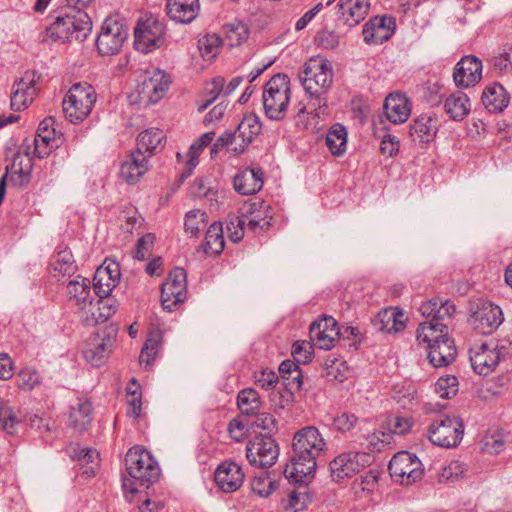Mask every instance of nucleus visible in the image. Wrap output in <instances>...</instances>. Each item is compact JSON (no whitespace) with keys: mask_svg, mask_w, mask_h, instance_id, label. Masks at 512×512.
<instances>
[{"mask_svg":"<svg viewBox=\"0 0 512 512\" xmlns=\"http://www.w3.org/2000/svg\"><path fill=\"white\" fill-rule=\"evenodd\" d=\"M393 398L403 408H410L416 398V389L409 384L404 391L396 390Z\"/></svg>","mask_w":512,"mask_h":512,"instance_id":"nucleus-58","label":"nucleus"},{"mask_svg":"<svg viewBox=\"0 0 512 512\" xmlns=\"http://www.w3.org/2000/svg\"><path fill=\"white\" fill-rule=\"evenodd\" d=\"M164 139L165 135L162 130L157 128L147 129L138 135L135 150L146 154L150 158L159 147H163Z\"/></svg>","mask_w":512,"mask_h":512,"instance_id":"nucleus-37","label":"nucleus"},{"mask_svg":"<svg viewBox=\"0 0 512 512\" xmlns=\"http://www.w3.org/2000/svg\"><path fill=\"white\" fill-rule=\"evenodd\" d=\"M279 373L283 379L285 389L293 394L300 390L302 375L298 365L292 360H285L279 366Z\"/></svg>","mask_w":512,"mask_h":512,"instance_id":"nucleus-40","label":"nucleus"},{"mask_svg":"<svg viewBox=\"0 0 512 512\" xmlns=\"http://www.w3.org/2000/svg\"><path fill=\"white\" fill-rule=\"evenodd\" d=\"M248 36V27L243 23H232L226 26V39L231 47L241 45Z\"/></svg>","mask_w":512,"mask_h":512,"instance_id":"nucleus-49","label":"nucleus"},{"mask_svg":"<svg viewBox=\"0 0 512 512\" xmlns=\"http://www.w3.org/2000/svg\"><path fill=\"white\" fill-rule=\"evenodd\" d=\"M206 212L202 210H191L186 214L184 228L191 236H197L207 225Z\"/></svg>","mask_w":512,"mask_h":512,"instance_id":"nucleus-47","label":"nucleus"},{"mask_svg":"<svg viewBox=\"0 0 512 512\" xmlns=\"http://www.w3.org/2000/svg\"><path fill=\"white\" fill-rule=\"evenodd\" d=\"M278 381V375L269 369H263L255 374V383L265 390L274 388Z\"/></svg>","mask_w":512,"mask_h":512,"instance_id":"nucleus-56","label":"nucleus"},{"mask_svg":"<svg viewBox=\"0 0 512 512\" xmlns=\"http://www.w3.org/2000/svg\"><path fill=\"white\" fill-rule=\"evenodd\" d=\"M338 17L349 27H354L363 21L369 13V0H340L337 4Z\"/></svg>","mask_w":512,"mask_h":512,"instance_id":"nucleus-25","label":"nucleus"},{"mask_svg":"<svg viewBox=\"0 0 512 512\" xmlns=\"http://www.w3.org/2000/svg\"><path fill=\"white\" fill-rule=\"evenodd\" d=\"M31 144V152L33 156L44 158L50 153L60 147L63 143V135L58 134V137H45L41 134H36L33 139H25Z\"/></svg>","mask_w":512,"mask_h":512,"instance_id":"nucleus-39","label":"nucleus"},{"mask_svg":"<svg viewBox=\"0 0 512 512\" xmlns=\"http://www.w3.org/2000/svg\"><path fill=\"white\" fill-rule=\"evenodd\" d=\"M0 423L2 429L10 435H15L18 432L21 423L16 412L4 401L0 402Z\"/></svg>","mask_w":512,"mask_h":512,"instance_id":"nucleus-46","label":"nucleus"},{"mask_svg":"<svg viewBox=\"0 0 512 512\" xmlns=\"http://www.w3.org/2000/svg\"><path fill=\"white\" fill-rule=\"evenodd\" d=\"M95 101L94 88L87 83H77L63 99V111L72 123L81 122L91 113Z\"/></svg>","mask_w":512,"mask_h":512,"instance_id":"nucleus-7","label":"nucleus"},{"mask_svg":"<svg viewBox=\"0 0 512 512\" xmlns=\"http://www.w3.org/2000/svg\"><path fill=\"white\" fill-rule=\"evenodd\" d=\"M275 488V482L263 472L260 475L254 476L251 482L252 491L261 497L269 496Z\"/></svg>","mask_w":512,"mask_h":512,"instance_id":"nucleus-51","label":"nucleus"},{"mask_svg":"<svg viewBox=\"0 0 512 512\" xmlns=\"http://www.w3.org/2000/svg\"><path fill=\"white\" fill-rule=\"evenodd\" d=\"M93 282L94 294L101 298L103 296H109L117 285L113 279L107 276V272H104V268H97Z\"/></svg>","mask_w":512,"mask_h":512,"instance_id":"nucleus-48","label":"nucleus"},{"mask_svg":"<svg viewBox=\"0 0 512 512\" xmlns=\"http://www.w3.org/2000/svg\"><path fill=\"white\" fill-rule=\"evenodd\" d=\"M399 141L395 136L385 134L380 144V151L383 155L393 157L399 151Z\"/></svg>","mask_w":512,"mask_h":512,"instance_id":"nucleus-64","label":"nucleus"},{"mask_svg":"<svg viewBox=\"0 0 512 512\" xmlns=\"http://www.w3.org/2000/svg\"><path fill=\"white\" fill-rule=\"evenodd\" d=\"M169 84V76L164 71L156 68L145 71L136 88L139 101L144 105L157 103L164 97Z\"/></svg>","mask_w":512,"mask_h":512,"instance_id":"nucleus-13","label":"nucleus"},{"mask_svg":"<svg viewBox=\"0 0 512 512\" xmlns=\"http://www.w3.org/2000/svg\"><path fill=\"white\" fill-rule=\"evenodd\" d=\"M327 447L328 444L317 427L305 426L299 429L293 437L291 466L286 467V476H313L317 459L326 452Z\"/></svg>","mask_w":512,"mask_h":512,"instance_id":"nucleus-1","label":"nucleus"},{"mask_svg":"<svg viewBox=\"0 0 512 512\" xmlns=\"http://www.w3.org/2000/svg\"><path fill=\"white\" fill-rule=\"evenodd\" d=\"M316 41L325 49H333L339 44V35L335 31L323 29L317 34Z\"/></svg>","mask_w":512,"mask_h":512,"instance_id":"nucleus-60","label":"nucleus"},{"mask_svg":"<svg viewBox=\"0 0 512 512\" xmlns=\"http://www.w3.org/2000/svg\"><path fill=\"white\" fill-rule=\"evenodd\" d=\"M237 405L242 414L254 416L260 411L262 402L256 390L246 388L238 393Z\"/></svg>","mask_w":512,"mask_h":512,"instance_id":"nucleus-43","label":"nucleus"},{"mask_svg":"<svg viewBox=\"0 0 512 512\" xmlns=\"http://www.w3.org/2000/svg\"><path fill=\"white\" fill-rule=\"evenodd\" d=\"M444 110L452 120L462 121L470 113V99L464 92L456 91L446 98Z\"/></svg>","mask_w":512,"mask_h":512,"instance_id":"nucleus-34","label":"nucleus"},{"mask_svg":"<svg viewBox=\"0 0 512 512\" xmlns=\"http://www.w3.org/2000/svg\"><path fill=\"white\" fill-rule=\"evenodd\" d=\"M149 156L131 151L121 163L119 175L128 184H136L149 170Z\"/></svg>","mask_w":512,"mask_h":512,"instance_id":"nucleus-23","label":"nucleus"},{"mask_svg":"<svg viewBox=\"0 0 512 512\" xmlns=\"http://www.w3.org/2000/svg\"><path fill=\"white\" fill-rule=\"evenodd\" d=\"M464 435V423L457 416L437 417L428 428L429 440L439 447L453 448L459 445Z\"/></svg>","mask_w":512,"mask_h":512,"instance_id":"nucleus-8","label":"nucleus"},{"mask_svg":"<svg viewBox=\"0 0 512 512\" xmlns=\"http://www.w3.org/2000/svg\"><path fill=\"white\" fill-rule=\"evenodd\" d=\"M75 22L78 24L76 41L85 40L92 31V21L80 8L61 10L48 28L50 38L61 42L72 41L68 26H73Z\"/></svg>","mask_w":512,"mask_h":512,"instance_id":"nucleus-6","label":"nucleus"},{"mask_svg":"<svg viewBox=\"0 0 512 512\" xmlns=\"http://www.w3.org/2000/svg\"><path fill=\"white\" fill-rule=\"evenodd\" d=\"M262 125L259 117L255 114H248L243 117L236 128V135L239 143L233 146L232 151L240 154L260 134Z\"/></svg>","mask_w":512,"mask_h":512,"instance_id":"nucleus-27","label":"nucleus"},{"mask_svg":"<svg viewBox=\"0 0 512 512\" xmlns=\"http://www.w3.org/2000/svg\"><path fill=\"white\" fill-rule=\"evenodd\" d=\"M482 62L473 55L461 58L453 72L455 85L460 88L475 86L482 78Z\"/></svg>","mask_w":512,"mask_h":512,"instance_id":"nucleus-21","label":"nucleus"},{"mask_svg":"<svg viewBox=\"0 0 512 512\" xmlns=\"http://www.w3.org/2000/svg\"><path fill=\"white\" fill-rule=\"evenodd\" d=\"M340 329L336 320L331 316H323L311 323L309 329L310 341L319 349L330 350L339 340Z\"/></svg>","mask_w":512,"mask_h":512,"instance_id":"nucleus-19","label":"nucleus"},{"mask_svg":"<svg viewBox=\"0 0 512 512\" xmlns=\"http://www.w3.org/2000/svg\"><path fill=\"white\" fill-rule=\"evenodd\" d=\"M383 108L387 119L393 124L404 123L410 116L408 99L400 93L389 94Z\"/></svg>","mask_w":512,"mask_h":512,"instance_id":"nucleus-31","label":"nucleus"},{"mask_svg":"<svg viewBox=\"0 0 512 512\" xmlns=\"http://www.w3.org/2000/svg\"><path fill=\"white\" fill-rule=\"evenodd\" d=\"M177 159L179 161H185V166L180 173V181L183 182L185 179L190 177L198 165V156L194 154H188V151L185 155H182L181 153H177Z\"/></svg>","mask_w":512,"mask_h":512,"instance_id":"nucleus-61","label":"nucleus"},{"mask_svg":"<svg viewBox=\"0 0 512 512\" xmlns=\"http://www.w3.org/2000/svg\"><path fill=\"white\" fill-rule=\"evenodd\" d=\"M292 356L299 364H307L312 359L311 341H297L292 346Z\"/></svg>","mask_w":512,"mask_h":512,"instance_id":"nucleus-52","label":"nucleus"},{"mask_svg":"<svg viewBox=\"0 0 512 512\" xmlns=\"http://www.w3.org/2000/svg\"><path fill=\"white\" fill-rule=\"evenodd\" d=\"M430 363L437 368L450 365L456 358L454 340L446 339L427 348Z\"/></svg>","mask_w":512,"mask_h":512,"instance_id":"nucleus-33","label":"nucleus"},{"mask_svg":"<svg viewBox=\"0 0 512 512\" xmlns=\"http://www.w3.org/2000/svg\"><path fill=\"white\" fill-rule=\"evenodd\" d=\"M238 143L239 139L236 135V130L226 131L216 139V142L214 143L213 148L211 149V154L217 153L218 150L228 146H231L232 149L233 146H235Z\"/></svg>","mask_w":512,"mask_h":512,"instance_id":"nucleus-63","label":"nucleus"},{"mask_svg":"<svg viewBox=\"0 0 512 512\" xmlns=\"http://www.w3.org/2000/svg\"><path fill=\"white\" fill-rule=\"evenodd\" d=\"M481 100L490 113H499L508 106L510 97L501 84L493 83L483 90Z\"/></svg>","mask_w":512,"mask_h":512,"instance_id":"nucleus-32","label":"nucleus"},{"mask_svg":"<svg viewBox=\"0 0 512 512\" xmlns=\"http://www.w3.org/2000/svg\"><path fill=\"white\" fill-rule=\"evenodd\" d=\"M256 203L249 206V212L251 217L248 219L247 229L252 231L254 234H259L268 230L271 226V217H268L264 211L256 210Z\"/></svg>","mask_w":512,"mask_h":512,"instance_id":"nucleus-45","label":"nucleus"},{"mask_svg":"<svg viewBox=\"0 0 512 512\" xmlns=\"http://www.w3.org/2000/svg\"><path fill=\"white\" fill-rule=\"evenodd\" d=\"M436 390L442 398H450L457 392L456 377L440 378L436 382Z\"/></svg>","mask_w":512,"mask_h":512,"instance_id":"nucleus-57","label":"nucleus"},{"mask_svg":"<svg viewBox=\"0 0 512 512\" xmlns=\"http://www.w3.org/2000/svg\"><path fill=\"white\" fill-rule=\"evenodd\" d=\"M40 383V377L36 370L25 368L18 374V386L22 390L31 391Z\"/></svg>","mask_w":512,"mask_h":512,"instance_id":"nucleus-53","label":"nucleus"},{"mask_svg":"<svg viewBox=\"0 0 512 512\" xmlns=\"http://www.w3.org/2000/svg\"><path fill=\"white\" fill-rule=\"evenodd\" d=\"M436 121L429 116H421L410 126L409 135L414 143H429L437 133Z\"/></svg>","mask_w":512,"mask_h":512,"instance_id":"nucleus-35","label":"nucleus"},{"mask_svg":"<svg viewBox=\"0 0 512 512\" xmlns=\"http://www.w3.org/2000/svg\"><path fill=\"white\" fill-rule=\"evenodd\" d=\"M40 76L35 71H26L18 81L15 82L11 94V108L20 111L26 108L37 94L36 83Z\"/></svg>","mask_w":512,"mask_h":512,"instance_id":"nucleus-20","label":"nucleus"},{"mask_svg":"<svg viewBox=\"0 0 512 512\" xmlns=\"http://www.w3.org/2000/svg\"><path fill=\"white\" fill-rule=\"evenodd\" d=\"M127 37L128 27L123 21L115 17L106 18L96 39L98 53L102 56L119 53Z\"/></svg>","mask_w":512,"mask_h":512,"instance_id":"nucleus-10","label":"nucleus"},{"mask_svg":"<svg viewBox=\"0 0 512 512\" xmlns=\"http://www.w3.org/2000/svg\"><path fill=\"white\" fill-rule=\"evenodd\" d=\"M214 479L225 493L238 490L244 481L242 468L234 461H224L216 469Z\"/></svg>","mask_w":512,"mask_h":512,"instance_id":"nucleus-22","label":"nucleus"},{"mask_svg":"<svg viewBox=\"0 0 512 512\" xmlns=\"http://www.w3.org/2000/svg\"><path fill=\"white\" fill-rule=\"evenodd\" d=\"M455 311L456 306L450 300L433 298L423 302L419 312L429 320L419 324L417 341L426 344L428 348L442 340L451 339L449 333Z\"/></svg>","mask_w":512,"mask_h":512,"instance_id":"nucleus-2","label":"nucleus"},{"mask_svg":"<svg viewBox=\"0 0 512 512\" xmlns=\"http://www.w3.org/2000/svg\"><path fill=\"white\" fill-rule=\"evenodd\" d=\"M358 418L348 412H343L342 414L333 418L332 426L335 430L345 433L350 431L355 424L357 423Z\"/></svg>","mask_w":512,"mask_h":512,"instance_id":"nucleus-55","label":"nucleus"},{"mask_svg":"<svg viewBox=\"0 0 512 512\" xmlns=\"http://www.w3.org/2000/svg\"><path fill=\"white\" fill-rule=\"evenodd\" d=\"M388 469L391 477L402 485H411L420 480L424 471L417 456L407 451L395 454Z\"/></svg>","mask_w":512,"mask_h":512,"instance_id":"nucleus-12","label":"nucleus"},{"mask_svg":"<svg viewBox=\"0 0 512 512\" xmlns=\"http://www.w3.org/2000/svg\"><path fill=\"white\" fill-rule=\"evenodd\" d=\"M186 294V272L183 268L176 267L169 273L161 287L163 308L169 312L173 311L177 304L185 301Z\"/></svg>","mask_w":512,"mask_h":512,"instance_id":"nucleus-18","label":"nucleus"},{"mask_svg":"<svg viewBox=\"0 0 512 512\" xmlns=\"http://www.w3.org/2000/svg\"><path fill=\"white\" fill-rule=\"evenodd\" d=\"M117 310L116 300L109 296H103L96 301V303L88 306L84 311V321L87 325H97L106 322Z\"/></svg>","mask_w":512,"mask_h":512,"instance_id":"nucleus-30","label":"nucleus"},{"mask_svg":"<svg viewBox=\"0 0 512 512\" xmlns=\"http://www.w3.org/2000/svg\"><path fill=\"white\" fill-rule=\"evenodd\" d=\"M167 15L175 22H192L199 12L198 0H167Z\"/></svg>","mask_w":512,"mask_h":512,"instance_id":"nucleus-29","label":"nucleus"},{"mask_svg":"<svg viewBox=\"0 0 512 512\" xmlns=\"http://www.w3.org/2000/svg\"><path fill=\"white\" fill-rule=\"evenodd\" d=\"M326 145L334 156L342 155L347 146L346 128L339 123L333 125L326 135Z\"/></svg>","mask_w":512,"mask_h":512,"instance_id":"nucleus-44","label":"nucleus"},{"mask_svg":"<svg viewBox=\"0 0 512 512\" xmlns=\"http://www.w3.org/2000/svg\"><path fill=\"white\" fill-rule=\"evenodd\" d=\"M116 336L117 330L112 327L91 336L84 350L86 360L94 367L102 366L112 352Z\"/></svg>","mask_w":512,"mask_h":512,"instance_id":"nucleus-17","label":"nucleus"},{"mask_svg":"<svg viewBox=\"0 0 512 512\" xmlns=\"http://www.w3.org/2000/svg\"><path fill=\"white\" fill-rule=\"evenodd\" d=\"M165 27L157 18L150 16L140 21L134 29V45L138 51L149 53L164 43Z\"/></svg>","mask_w":512,"mask_h":512,"instance_id":"nucleus-15","label":"nucleus"},{"mask_svg":"<svg viewBox=\"0 0 512 512\" xmlns=\"http://www.w3.org/2000/svg\"><path fill=\"white\" fill-rule=\"evenodd\" d=\"M370 460V454L364 452L347 451L340 453L329 463L332 480L339 483L345 478L354 476L369 465Z\"/></svg>","mask_w":512,"mask_h":512,"instance_id":"nucleus-14","label":"nucleus"},{"mask_svg":"<svg viewBox=\"0 0 512 512\" xmlns=\"http://www.w3.org/2000/svg\"><path fill=\"white\" fill-rule=\"evenodd\" d=\"M343 362L339 361L336 358L330 359L328 358L325 361V371L326 377L329 380H335L342 382L345 378V375L342 373L341 367H343Z\"/></svg>","mask_w":512,"mask_h":512,"instance_id":"nucleus-59","label":"nucleus"},{"mask_svg":"<svg viewBox=\"0 0 512 512\" xmlns=\"http://www.w3.org/2000/svg\"><path fill=\"white\" fill-rule=\"evenodd\" d=\"M92 403L88 400L81 401L77 407L70 411L69 425L77 432H85L92 421Z\"/></svg>","mask_w":512,"mask_h":512,"instance_id":"nucleus-38","label":"nucleus"},{"mask_svg":"<svg viewBox=\"0 0 512 512\" xmlns=\"http://www.w3.org/2000/svg\"><path fill=\"white\" fill-rule=\"evenodd\" d=\"M233 184L239 194L253 195L263 187V172L261 169L246 168L234 176Z\"/></svg>","mask_w":512,"mask_h":512,"instance_id":"nucleus-28","label":"nucleus"},{"mask_svg":"<svg viewBox=\"0 0 512 512\" xmlns=\"http://www.w3.org/2000/svg\"><path fill=\"white\" fill-rule=\"evenodd\" d=\"M406 317L397 308H389L378 314L377 329L387 333L399 332L406 327Z\"/></svg>","mask_w":512,"mask_h":512,"instance_id":"nucleus-36","label":"nucleus"},{"mask_svg":"<svg viewBox=\"0 0 512 512\" xmlns=\"http://www.w3.org/2000/svg\"><path fill=\"white\" fill-rule=\"evenodd\" d=\"M290 79L284 73L275 74L265 84L262 102L265 115L274 121L285 118L290 102Z\"/></svg>","mask_w":512,"mask_h":512,"instance_id":"nucleus-5","label":"nucleus"},{"mask_svg":"<svg viewBox=\"0 0 512 512\" xmlns=\"http://www.w3.org/2000/svg\"><path fill=\"white\" fill-rule=\"evenodd\" d=\"M51 267L54 277L72 276L77 271V265L70 250L64 249L59 251L51 261Z\"/></svg>","mask_w":512,"mask_h":512,"instance_id":"nucleus-42","label":"nucleus"},{"mask_svg":"<svg viewBox=\"0 0 512 512\" xmlns=\"http://www.w3.org/2000/svg\"><path fill=\"white\" fill-rule=\"evenodd\" d=\"M499 306L485 299H477L470 304L469 325L479 334H492L503 322Z\"/></svg>","mask_w":512,"mask_h":512,"instance_id":"nucleus-9","label":"nucleus"},{"mask_svg":"<svg viewBox=\"0 0 512 512\" xmlns=\"http://www.w3.org/2000/svg\"><path fill=\"white\" fill-rule=\"evenodd\" d=\"M225 246L223 237V228L220 222L212 223L205 235V243L202 245L203 251L208 255L220 254Z\"/></svg>","mask_w":512,"mask_h":512,"instance_id":"nucleus-41","label":"nucleus"},{"mask_svg":"<svg viewBox=\"0 0 512 512\" xmlns=\"http://www.w3.org/2000/svg\"><path fill=\"white\" fill-rule=\"evenodd\" d=\"M278 455V445L270 435L255 437L246 445V458L254 467L269 468L274 465Z\"/></svg>","mask_w":512,"mask_h":512,"instance_id":"nucleus-16","label":"nucleus"},{"mask_svg":"<svg viewBox=\"0 0 512 512\" xmlns=\"http://www.w3.org/2000/svg\"><path fill=\"white\" fill-rule=\"evenodd\" d=\"M508 351L509 347L505 344L490 342L476 345L469 351L471 365L476 373L487 376L507 356Z\"/></svg>","mask_w":512,"mask_h":512,"instance_id":"nucleus-11","label":"nucleus"},{"mask_svg":"<svg viewBox=\"0 0 512 512\" xmlns=\"http://www.w3.org/2000/svg\"><path fill=\"white\" fill-rule=\"evenodd\" d=\"M222 41L216 34H207L198 41V47L203 57L214 58L219 50Z\"/></svg>","mask_w":512,"mask_h":512,"instance_id":"nucleus-50","label":"nucleus"},{"mask_svg":"<svg viewBox=\"0 0 512 512\" xmlns=\"http://www.w3.org/2000/svg\"><path fill=\"white\" fill-rule=\"evenodd\" d=\"M238 143L239 139L236 135V130L226 131L216 139V142L214 143L213 148L211 149V154L217 153L218 150L228 146H231L232 149L233 146H235Z\"/></svg>","mask_w":512,"mask_h":512,"instance_id":"nucleus-62","label":"nucleus"},{"mask_svg":"<svg viewBox=\"0 0 512 512\" xmlns=\"http://www.w3.org/2000/svg\"><path fill=\"white\" fill-rule=\"evenodd\" d=\"M246 222L242 217L233 216L227 223L229 238L233 242H239L244 237Z\"/></svg>","mask_w":512,"mask_h":512,"instance_id":"nucleus-54","label":"nucleus"},{"mask_svg":"<svg viewBox=\"0 0 512 512\" xmlns=\"http://www.w3.org/2000/svg\"><path fill=\"white\" fill-rule=\"evenodd\" d=\"M67 295L69 301L73 302L83 312L87 310L88 306H91L94 300L89 279L80 275L68 282Z\"/></svg>","mask_w":512,"mask_h":512,"instance_id":"nucleus-26","label":"nucleus"},{"mask_svg":"<svg viewBox=\"0 0 512 512\" xmlns=\"http://www.w3.org/2000/svg\"><path fill=\"white\" fill-rule=\"evenodd\" d=\"M395 22L387 16H376L364 25L363 39L368 44H382L394 33Z\"/></svg>","mask_w":512,"mask_h":512,"instance_id":"nucleus-24","label":"nucleus"},{"mask_svg":"<svg viewBox=\"0 0 512 512\" xmlns=\"http://www.w3.org/2000/svg\"><path fill=\"white\" fill-rule=\"evenodd\" d=\"M125 465L129 478L123 479V489L132 494L137 492L135 484L148 487L159 479L160 468L157 461L142 447L135 446L128 450Z\"/></svg>","mask_w":512,"mask_h":512,"instance_id":"nucleus-4","label":"nucleus"},{"mask_svg":"<svg viewBox=\"0 0 512 512\" xmlns=\"http://www.w3.org/2000/svg\"><path fill=\"white\" fill-rule=\"evenodd\" d=\"M299 79L309 96L308 105L314 108V116L320 117L325 114L327 109L326 95L333 83L331 62L322 58L310 59L305 63Z\"/></svg>","mask_w":512,"mask_h":512,"instance_id":"nucleus-3","label":"nucleus"}]
</instances>
